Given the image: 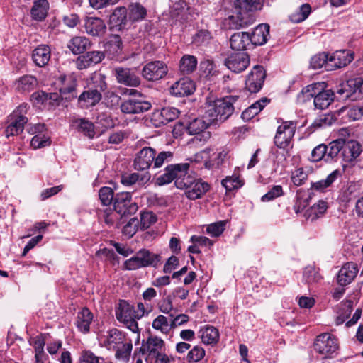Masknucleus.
<instances>
[{
	"label": "nucleus",
	"mask_w": 363,
	"mask_h": 363,
	"mask_svg": "<svg viewBox=\"0 0 363 363\" xmlns=\"http://www.w3.org/2000/svg\"><path fill=\"white\" fill-rule=\"evenodd\" d=\"M238 99L237 96H230L216 100L207 99L204 117L210 118V121L213 123H223L233 113V104Z\"/></svg>",
	"instance_id": "obj_1"
},
{
	"label": "nucleus",
	"mask_w": 363,
	"mask_h": 363,
	"mask_svg": "<svg viewBox=\"0 0 363 363\" xmlns=\"http://www.w3.org/2000/svg\"><path fill=\"white\" fill-rule=\"evenodd\" d=\"M95 89L84 91L78 97V103L81 108H88L96 106L101 99V92L107 88L104 76L99 74L94 78Z\"/></svg>",
	"instance_id": "obj_2"
},
{
	"label": "nucleus",
	"mask_w": 363,
	"mask_h": 363,
	"mask_svg": "<svg viewBox=\"0 0 363 363\" xmlns=\"http://www.w3.org/2000/svg\"><path fill=\"white\" fill-rule=\"evenodd\" d=\"M160 262V256L148 250L142 249L130 259L125 261L123 268L126 270H136L147 267H156Z\"/></svg>",
	"instance_id": "obj_3"
},
{
	"label": "nucleus",
	"mask_w": 363,
	"mask_h": 363,
	"mask_svg": "<svg viewBox=\"0 0 363 363\" xmlns=\"http://www.w3.org/2000/svg\"><path fill=\"white\" fill-rule=\"evenodd\" d=\"M323 83L313 84L305 87L302 94H307V97L314 98L313 103L316 108L325 109L333 101L334 93L330 89L320 91Z\"/></svg>",
	"instance_id": "obj_4"
},
{
	"label": "nucleus",
	"mask_w": 363,
	"mask_h": 363,
	"mask_svg": "<svg viewBox=\"0 0 363 363\" xmlns=\"http://www.w3.org/2000/svg\"><path fill=\"white\" fill-rule=\"evenodd\" d=\"M314 350L324 359L333 358L337 354L339 342L333 334L322 333L315 338Z\"/></svg>",
	"instance_id": "obj_5"
},
{
	"label": "nucleus",
	"mask_w": 363,
	"mask_h": 363,
	"mask_svg": "<svg viewBox=\"0 0 363 363\" xmlns=\"http://www.w3.org/2000/svg\"><path fill=\"white\" fill-rule=\"evenodd\" d=\"M26 111L27 105L23 104L19 106L10 116V124L5 130L7 138L18 135L23 130L24 125L28 122V118L24 116Z\"/></svg>",
	"instance_id": "obj_6"
},
{
	"label": "nucleus",
	"mask_w": 363,
	"mask_h": 363,
	"mask_svg": "<svg viewBox=\"0 0 363 363\" xmlns=\"http://www.w3.org/2000/svg\"><path fill=\"white\" fill-rule=\"evenodd\" d=\"M296 129V123L292 121H284L277 130L274 139L275 145L281 149L286 148L293 137Z\"/></svg>",
	"instance_id": "obj_7"
},
{
	"label": "nucleus",
	"mask_w": 363,
	"mask_h": 363,
	"mask_svg": "<svg viewBox=\"0 0 363 363\" xmlns=\"http://www.w3.org/2000/svg\"><path fill=\"white\" fill-rule=\"evenodd\" d=\"M114 211L121 217L132 215L138 211V205L132 201L129 192H121L115 195L113 202Z\"/></svg>",
	"instance_id": "obj_8"
},
{
	"label": "nucleus",
	"mask_w": 363,
	"mask_h": 363,
	"mask_svg": "<svg viewBox=\"0 0 363 363\" xmlns=\"http://www.w3.org/2000/svg\"><path fill=\"white\" fill-rule=\"evenodd\" d=\"M213 124L210 118H194L189 122L187 126V131L189 135H194L196 138L201 142H206L211 138V133L207 131L208 127Z\"/></svg>",
	"instance_id": "obj_9"
},
{
	"label": "nucleus",
	"mask_w": 363,
	"mask_h": 363,
	"mask_svg": "<svg viewBox=\"0 0 363 363\" xmlns=\"http://www.w3.org/2000/svg\"><path fill=\"white\" fill-rule=\"evenodd\" d=\"M189 163H180L167 165L162 174L156 178V184L158 186H163L176 181L179 176H181L184 170H189Z\"/></svg>",
	"instance_id": "obj_10"
},
{
	"label": "nucleus",
	"mask_w": 363,
	"mask_h": 363,
	"mask_svg": "<svg viewBox=\"0 0 363 363\" xmlns=\"http://www.w3.org/2000/svg\"><path fill=\"white\" fill-rule=\"evenodd\" d=\"M168 72L167 65L162 61H152L146 64L142 69V76L148 81H157Z\"/></svg>",
	"instance_id": "obj_11"
},
{
	"label": "nucleus",
	"mask_w": 363,
	"mask_h": 363,
	"mask_svg": "<svg viewBox=\"0 0 363 363\" xmlns=\"http://www.w3.org/2000/svg\"><path fill=\"white\" fill-rule=\"evenodd\" d=\"M363 93V79L362 78L351 79L346 82L341 84L337 89V94L340 96L341 99H347L354 97L357 93Z\"/></svg>",
	"instance_id": "obj_12"
},
{
	"label": "nucleus",
	"mask_w": 363,
	"mask_h": 363,
	"mask_svg": "<svg viewBox=\"0 0 363 363\" xmlns=\"http://www.w3.org/2000/svg\"><path fill=\"white\" fill-rule=\"evenodd\" d=\"M266 77V73L262 66H255L247 77L246 89L250 93H257L262 89Z\"/></svg>",
	"instance_id": "obj_13"
},
{
	"label": "nucleus",
	"mask_w": 363,
	"mask_h": 363,
	"mask_svg": "<svg viewBox=\"0 0 363 363\" xmlns=\"http://www.w3.org/2000/svg\"><path fill=\"white\" fill-rule=\"evenodd\" d=\"M250 65V57L247 52H235L231 53L225 60V65L235 73H240Z\"/></svg>",
	"instance_id": "obj_14"
},
{
	"label": "nucleus",
	"mask_w": 363,
	"mask_h": 363,
	"mask_svg": "<svg viewBox=\"0 0 363 363\" xmlns=\"http://www.w3.org/2000/svg\"><path fill=\"white\" fill-rule=\"evenodd\" d=\"M113 74L118 84L134 87L140 84V77L130 68L116 67L113 69Z\"/></svg>",
	"instance_id": "obj_15"
},
{
	"label": "nucleus",
	"mask_w": 363,
	"mask_h": 363,
	"mask_svg": "<svg viewBox=\"0 0 363 363\" xmlns=\"http://www.w3.org/2000/svg\"><path fill=\"white\" fill-rule=\"evenodd\" d=\"M155 150L150 147H145L135 155L133 162L134 169L138 171L148 169L153 164Z\"/></svg>",
	"instance_id": "obj_16"
},
{
	"label": "nucleus",
	"mask_w": 363,
	"mask_h": 363,
	"mask_svg": "<svg viewBox=\"0 0 363 363\" xmlns=\"http://www.w3.org/2000/svg\"><path fill=\"white\" fill-rule=\"evenodd\" d=\"M151 104L147 101L130 99L125 100L121 105V110L125 114H137L150 110Z\"/></svg>",
	"instance_id": "obj_17"
},
{
	"label": "nucleus",
	"mask_w": 363,
	"mask_h": 363,
	"mask_svg": "<svg viewBox=\"0 0 363 363\" xmlns=\"http://www.w3.org/2000/svg\"><path fill=\"white\" fill-rule=\"evenodd\" d=\"M179 111L174 107H165L153 113L152 121L155 126L166 125L173 121L179 116Z\"/></svg>",
	"instance_id": "obj_18"
},
{
	"label": "nucleus",
	"mask_w": 363,
	"mask_h": 363,
	"mask_svg": "<svg viewBox=\"0 0 363 363\" xmlns=\"http://www.w3.org/2000/svg\"><path fill=\"white\" fill-rule=\"evenodd\" d=\"M84 28L88 35L94 37H101L105 34L106 30L104 21L100 18L94 16L86 17Z\"/></svg>",
	"instance_id": "obj_19"
},
{
	"label": "nucleus",
	"mask_w": 363,
	"mask_h": 363,
	"mask_svg": "<svg viewBox=\"0 0 363 363\" xmlns=\"http://www.w3.org/2000/svg\"><path fill=\"white\" fill-rule=\"evenodd\" d=\"M329 58L328 71L347 66L353 60V54L350 50H337Z\"/></svg>",
	"instance_id": "obj_20"
},
{
	"label": "nucleus",
	"mask_w": 363,
	"mask_h": 363,
	"mask_svg": "<svg viewBox=\"0 0 363 363\" xmlns=\"http://www.w3.org/2000/svg\"><path fill=\"white\" fill-rule=\"evenodd\" d=\"M104 57V53L101 51L94 50L87 52L77 57L76 60L77 67L79 69H86L91 66L100 63Z\"/></svg>",
	"instance_id": "obj_21"
},
{
	"label": "nucleus",
	"mask_w": 363,
	"mask_h": 363,
	"mask_svg": "<svg viewBox=\"0 0 363 363\" xmlns=\"http://www.w3.org/2000/svg\"><path fill=\"white\" fill-rule=\"evenodd\" d=\"M362 152L360 144L355 140H344V145H342L341 161L345 162H352L354 161Z\"/></svg>",
	"instance_id": "obj_22"
},
{
	"label": "nucleus",
	"mask_w": 363,
	"mask_h": 363,
	"mask_svg": "<svg viewBox=\"0 0 363 363\" xmlns=\"http://www.w3.org/2000/svg\"><path fill=\"white\" fill-rule=\"evenodd\" d=\"M59 80L62 84L60 88L62 98L70 101L77 96L76 91L77 82L72 77L61 75Z\"/></svg>",
	"instance_id": "obj_23"
},
{
	"label": "nucleus",
	"mask_w": 363,
	"mask_h": 363,
	"mask_svg": "<svg viewBox=\"0 0 363 363\" xmlns=\"http://www.w3.org/2000/svg\"><path fill=\"white\" fill-rule=\"evenodd\" d=\"M358 271V267L356 263L351 262L345 264L338 272V283L341 286H345L350 284L356 277Z\"/></svg>",
	"instance_id": "obj_24"
},
{
	"label": "nucleus",
	"mask_w": 363,
	"mask_h": 363,
	"mask_svg": "<svg viewBox=\"0 0 363 363\" xmlns=\"http://www.w3.org/2000/svg\"><path fill=\"white\" fill-rule=\"evenodd\" d=\"M195 90L194 82L189 78H182L174 82L170 89L172 95L176 96H185L193 94Z\"/></svg>",
	"instance_id": "obj_25"
},
{
	"label": "nucleus",
	"mask_w": 363,
	"mask_h": 363,
	"mask_svg": "<svg viewBox=\"0 0 363 363\" xmlns=\"http://www.w3.org/2000/svg\"><path fill=\"white\" fill-rule=\"evenodd\" d=\"M209 184L203 182L201 178H195V181L191 182V185L186 190V196L191 200H196L201 198L208 190Z\"/></svg>",
	"instance_id": "obj_26"
},
{
	"label": "nucleus",
	"mask_w": 363,
	"mask_h": 363,
	"mask_svg": "<svg viewBox=\"0 0 363 363\" xmlns=\"http://www.w3.org/2000/svg\"><path fill=\"white\" fill-rule=\"evenodd\" d=\"M50 56V47L46 45H40L33 51L32 59L37 66L43 67L48 63Z\"/></svg>",
	"instance_id": "obj_27"
},
{
	"label": "nucleus",
	"mask_w": 363,
	"mask_h": 363,
	"mask_svg": "<svg viewBox=\"0 0 363 363\" xmlns=\"http://www.w3.org/2000/svg\"><path fill=\"white\" fill-rule=\"evenodd\" d=\"M164 345V342L160 337H150L147 340L146 343L143 344L142 351L143 354H147L148 356H156L160 354V350Z\"/></svg>",
	"instance_id": "obj_28"
},
{
	"label": "nucleus",
	"mask_w": 363,
	"mask_h": 363,
	"mask_svg": "<svg viewBox=\"0 0 363 363\" xmlns=\"http://www.w3.org/2000/svg\"><path fill=\"white\" fill-rule=\"evenodd\" d=\"M269 26L267 23L258 25L250 35V42L255 45H262L267 41Z\"/></svg>",
	"instance_id": "obj_29"
},
{
	"label": "nucleus",
	"mask_w": 363,
	"mask_h": 363,
	"mask_svg": "<svg viewBox=\"0 0 363 363\" xmlns=\"http://www.w3.org/2000/svg\"><path fill=\"white\" fill-rule=\"evenodd\" d=\"M342 145H344V140L339 139L332 141L326 145L325 162H330L341 160Z\"/></svg>",
	"instance_id": "obj_30"
},
{
	"label": "nucleus",
	"mask_w": 363,
	"mask_h": 363,
	"mask_svg": "<svg viewBox=\"0 0 363 363\" xmlns=\"http://www.w3.org/2000/svg\"><path fill=\"white\" fill-rule=\"evenodd\" d=\"M199 337L206 345H216L219 340V332L213 326L206 325L200 329Z\"/></svg>",
	"instance_id": "obj_31"
},
{
	"label": "nucleus",
	"mask_w": 363,
	"mask_h": 363,
	"mask_svg": "<svg viewBox=\"0 0 363 363\" xmlns=\"http://www.w3.org/2000/svg\"><path fill=\"white\" fill-rule=\"evenodd\" d=\"M230 47L233 50H243L250 45V34L247 32H238L231 35Z\"/></svg>",
	"instance_id": "obj_32"
},
{
	"label": "nucleus",
	"mask_w": 363,
	"mask_h": 363,
	"mask_svg": "<svg viewBox=\"0 0 363 363\" xmlns=\"http://www.w3.org/2000/svg\"><path fill=\"white\" fill-rule=\"evenodd\" d=\"M37 79L32 75L20 77L15 83L16 89L21 93L30 92L38 86Z\"/></svg>",
	"instance_id": "obj_33"
},
{
	"label": "nucleus",
	"mask_w": 363,
	"mask_h": 363,
	"mask_svg": "<svg viewBox=\"0 0 363 363\" xmlns=\"http://www.w3.org/2000/svg\"><path fill=\"white\" fill-rule=\"evenodd\" d=\"M90 46V41L84 36H75L68 43L67 47L74 55L83 53Z\"/></svg>",
	"instance_id": "obj_34"
},
{
	"label": "nucleus",
	"mask_w": 363,
	"mask_h": 363,
	"mask_svg": "<svg viewBox=\"0 0 363 363\" xmlns=\"http://www.w3.org/2000/svg\"><path fill=\"white\" fill-rule=\"evenodd\" d=\"M125 336L118 329H112L104 341V346L109 350H115L124 341Z\"/></svg>",
	"instance_id": "obj_35"
},
{
	"label": "nucleus",
	"mask_w": 363,
	"mask_h": 363,
	"mask_svg": "<svg viewBox=\"0 0 363 363\" xmlns=\"http://www.w3.org/2000/svg\"><path fill=\"white\" fill-rule=\"evenodd\" d=\"M328 208L327 202L320 200L306 211L305 216L307 219L314 221L322 217L325 213Z\"/></svg>",
	"instance_id": "obj_36"
},
{
	"label": "nucleus",
	"mask_w": 363,
	"mask_h": 363,
	"mask_svg": "<svg viewBox=\"0 0 363 363\" xmlns=\"http://www.w3.org/2000/svg\"><path fill=\"white\" fill-rule=\"evenodd\" d=\"M127 19V10L125 7L116 8L110 16L109 21L113 27L121 30L124 28Z\"/></svg>",
	"instance_id": "obj_37"
},
{
	"label": "nucleus",
	"mask_w": 363,
	"mask_h": 363,
	"mask_svg": "<svg viewBox=\"0 0 363 363\" xmlns=\"http://www.w3.org/2000/svg\"><path fill=\"white\" fill-rule=\"evenodd\" d=\"M93 320V315L87 308H84L77 315V326L82 333H88L90 324Z\"/></svg>",
	"instance_id": "obj_38"
},
{
	"label": "nucleus",
	"mask_w": 363,
	"mask_h": 363,
	"mask_svg": "<svg viewBox=\"0 0 363 363\" xmlns=\"http://www.w3.org/2000/svg\"><path fill=\"white\" fill-rule=\"evenodd\" d=\"M269 101L267 98H263L257 101L242 113V118L246 121H250L257 115Z\"/></svg>",
	"instance_id": "obj_39"
},
{
	"label": "nucleus",
	"mask_w": 363,
	"mask_h": 363,
	"mask_svg": "<svg viewBox=\"0 0 363 363\" xmlns=\"http://www.w3.org/2000/svg\"><path fill=\"white\" fill-rule=\"evenodd\" d=\"M197 67V58L191 55H184L180 60L179 68L183 74L192 73Z\"/></svg>",
	"instance_id": "obj_40"
},
{
	"label": "nucleus",
	"mask_w": 363,
	"mask_h": 363,
	"mask_svg": "<svg viewBox=\"0 0 363 363\" xmlns=\"http://www.w3.org/2000/svg\"><path fill=\"white\" fill-rule=\"evenodd\" d=\"M116 317L120 322L127 321L135 317L134 308L125 301H121L118 308L116 310Z\"/></svg>",
	"instance_id": "obj_41"
},
{
	"label": "nucleus",
	"mask_w": 363,
	"mask_h": 363,
	"mask_svg": "<svg viewBox=\"0 0 363 363\" xmlns=\"http://www.w3.org/2000/svg\"><path fill=\"white\" fill-rule=\"evenodd\" d=\"M48 2L47 0H38L35 1L30 13L33 19L37 21L43 20L48 13Z\"/></svg>",
	"instance_id": "obj_42"
},
{
	"label": "nucleus",
	"mask_w": 363,
	"mask_h": 363,
	"mask_svg": "<svg viewBox=\"0 0 363 363\" xmlns=\"http://www.w3.org/2000/svg\"><path fill=\"white\" fill-rule=\"evenodd\" d=\"M106 51L112 56L118 55L122 50V41L118 35H113L105 45Z\"/></svg>",
	"instance_id": "obj_43"
},
{
	"label": "nucleus",
	"mask_w": 363,
	"mask_h": 363,
	"mask_svg": "<svg viewBox=\"0 0 363 363\" xmlns=\"http://www.w3.org/2000/svg\"><path fill=\"white\" fill-rule=\"evenodd\" d=\"M129 18L133 21L144 19L147 15L146 9L139 3H132L128 6Z\"/></svg>",
	"instance_id": "obj_44"
},
{
	"label": "nucleus",
	"mask_w": 363,
	"mask_h": 363,
	"mask_svg": "<svg viewBox=\"0 0 363 363\" xmlns=\"http://www.w3.org/2000/svg\"><path fill=\"white\" fill-rule=\"evenodd\" d=\"M338 174L337 171H333L325 179L320 180L316 182H312L311 189L318 191H323L329 187L337 179Z\"/></svg>",
	"instance_id": "obj_45"
},
{
	"label": "nucleus",
	"mask_w": 363,
	"mask_h": 363,
	"mask_svg": "<svg viewBox=\"0 0 363 363\" xmlns=\"http://www.w3.org/2000/svg\"><path fill=\"white\" fill-rule=\"evenodd\" d=\"M330 62V58L328 55L325 53H318L311 57L310 62V66L313 69H318L324 67L328 71V65Z\"/></svg>",
	"instance_id": "obj_46"
},
{
	"label": "nucleus",
	"mask_w": 363,
	"mask_h": 363,
	"mask_svg": "<svg viewBox=\"0 0 363 363\" xmlns=\"http://www.w3.org/2000/svg\"><path fill=\"white\" fill-rule=\"evenodd\" d=\"M78 130L82 132L85 135L89 138H93L95 135L94 125L92 122L86 118L77 119L75 121Z\"/></svg>",
	"instance_id": "obj_47"
},
{
	"label": "nucleus",
	"mask_w": 363,
	"mask_h": 363,
	"mask_svg": "<svg viewBox=\"0 0 363 363\" xmlns=\"http://www.w3.org/2000/svg\"><path fill=\"white\" fill-rule=\"evenodd\" d=\"M189 170H184V172L179 176L175 181L174 184L177 189L186 190L191 182L195 181L196 177L188 174Z\"/></svg>",
	"instance_id": "obj_48"
},
{
	"label": "nucleus",
	"mask_w": 363,
	"mask_h": 363,
	"mask_svg": "<svg viewBox=\"0 0 363 363\" xmlns=\"http://www.w3.org/2000/svg\"><path fill=\"white\" fill-rule=\"evenodd\" d=\"M236 8L244 11H252L259 8V0H234Z\"/></svg>",
	"instance_id": "obj_49"
},
{
	"label": "nucleus",
	"mask_w": 363,
	"mask_h": 363,
	"mask_svg": "<svg viewBox=\"0 0 363 363\" xmlns=\"http://www.w3.org/2000/svg\"><path fill=\"white\" fill-rule=\"evenodd\" d=\"M173 159V153L171 151H162L156 155L155 153V158L153 162L154 168H160L164 163L169 162Z\"/></svg>",
	"instance_id": "obj_50"
},
{
	"label": "nucleus",
	"mask_w": 363,
	"mask_h": 363,
	"mask_svg": "<svg viewBox=\"0 0 363 363\" xmlns=\"http://www.w3.org/2000/svg\"><path fill=\"white\" fill-rule=\"evenodd\" d=\"M99 196L101 203L104 206H108L114 202L115 195L113 189L110 187L104 186L101 188L99 191Z\"/></svg>",
	"instance_id": "obj_51"
},
{
	"label": "nucleus",
	"mask_w": 363,
	"mask_h": 363,
	"mask_svg": "<svg viewBox=\"0 0 363 363\" xmlns=\"http://www.w3.org/2000/svg\"><path fill=\"white\" fill-rule=\"evenodd\" d=\"M205 354L204 349L201 346L196 345L189 351L186 360L188 362H198L205 357Z\"/></svg>",
	"instance_id": "obj_52"
},
{
	"label": "nucleus",
	"mask_w": 363,
	"mask_h": 363,
	"mask_svg": "<svg viewBox=\"0 0 363 363\" xmlns=\"http://www.w3.org/2000/svg\"><path fill=\"white\" fill-rule=\"evenodd\" d=\"M308 174L303 168L295 169L291 174V181L294 185L299 186L305 183L308 179Z\"/></svg>",
	"instance_id": "obj_53"
},
{
	"label": "nucleus",
	"mask_w": 363,
	"mask_h": 363,
	"mask_svg": "<svg viewBox=\"0 0 363 363\" xmlns=\"http://www.w3.org/2000/svg\"><path fill=\"white\" fill-rule=\"evenodd\" d=\"M152 326L155 330L167 333L170 328V323L169 324L167 317L160 315L153 320Z\"/></svg>",
	"instance_id": "obj_54"
},
{
	"label": "nucleus",
	"mask_w": 363,
	"mask_h": 363,
	"mask_svg": "<svg viewBox=\"0 0 363 363\" xmlns=\"http://www.w3.org/2000/svg\"><path fill=\"white\" fill-rule=\"evenodd\" d=\"M157 221V217L152 212H143L140 213L139 226L141 230L150 228Z\"/></svg>",
	"instance_id": "obj_55"
},
{
	"label": "nucleus",
	"mask_w": 363,
	"mask_h": 363,
	"mask_svg": "<svg viewBox=\"0 0 363 363\" xmlns=\"http://www.w3.org/2000/svg\"><path fill=\"white\" fill-rule=\"evenodd\" d=\"M335 122V118L332 114H323L319 116L313 123L315 128H326Z\"/></svg>",
	"instance_id": "obj_56"
},
{
	"label": "nucleus",
	"mask_w": 363,
	"mask_h": 363,
	"mask_svg": "<svg viewBox=\"0 0 363 363\" xmlns=\"http://www.w3.org/2000/svg\"><path fill=\"white\" fill-rule=\"evenodd\" d=\"M133 349V345L130 341L128 342H124L118 346L117 349L115 350L116 351V357L117 359H128V357L130 355V352Z\"/></svg>",
	"instance_id": "obj_57"
},
{
	"label": "nucleus",
	"mask_w": 363,
	"mask_h": 363,
	"mask_svg": "<svg viewBox=\"0 0 363 363\" xmlns=\"http://www.w3.org/2000/svg\"><path fill=\"white\" fill-rule=\"evenodd\" d=\"M326 152V145L320 144L312 150L310 160L312 162H319L322 160L325 161Z\"/></svg>",
	"instance_id": "obj_58"
},
{
	"label": "nucleus",
	"mask_w": 363,
	"mask_h": 363,
	"mask_svg": "<svg viewBox=\"0 0 363 363\" xmlns=\"http://www.w3.org/2000/svg\"><path fill=\"white\" fill-rule=\"evenodd\" d=\"M311 11V6L308 4H303L297 13L291 16V19L292 21L298 23L307 18Z\"/></svg>",
	"instance_id": "obj_59"
},
{
	"label": "nucleus",
	"mask_w": 363,
	"mask_h": 363,
	"mask_svg": "<svg viewBox=\"0 0 363 363\" xmlns=\"http://www.w3.org/2000/svg\"><path fill=\"white\" fill-rule=\"evenodd\" d=\"M139 221L136 218H131L123 228V234L128 238H132L139 228Z\"/></svg>",
	"instance_id": "obj_60"
},
{
	"label": "nucleus",
	"mask_w": 363,
	"mask_h": 363,
	"mask_svg": "<svg viewBox=\"0 0 363 363\" xmlns=\"http://www.w3.org/2000/svg\"><path fill=\"white\" fill-rule=\"evenodd\" d=\"M226 223L225 220H222L211 223L208 225L206 232L212 236L218 237L224 231Z\"/></svg>",
	"instance_id": "obj_61"
},
{
	"label": "nucleus",
	"mask_w": 363,
	"mask_h": 363,
	"mask_svg": "<svg viewBox=\"0 0 363 363\" xmlns=\"http://www.w3.org/2000/svg\"><path fill=\"white\" fill-rule=\"evenodd\" d=\"M50 144V141L49 138L40 133L35 135L30 141V145L34 149L42 148Z\"/></svg>",
	"instance_id": "obj_62"
},
{
	"label": "nucleus",
	"mask_w": 363,
	"mask_h": 363,
	"mask_svg": "<svg viewBox=\"0 0 363 363\" xmlns=\"http://www.w3.org/2000/svg\"><path fill=\"white\" fill-rule=\"evenodd\" d=\"M283 194L284 191L282 186L275 185L267 193L263 195L261 199L264 202L269 201L282 196Z\"/></svg>",
	"instance_id": "obj_63"
},
{
	"label": "nucleus",
	"mask_w": 363,
	"mask_h": 363,
	"mask_svg": "<svg viewBox=\"0 0 363 363\" xmlns=\"http://www.w3.org/2000/svg\"><path fill=\"white\" fill-rule=\"evenodd\" d=\"M222 185L227 191H232L242 186L241 181L238 177H229L223 179Z\"/></svg>",
	"instance_id": "obj_64"
}]
</instances>
